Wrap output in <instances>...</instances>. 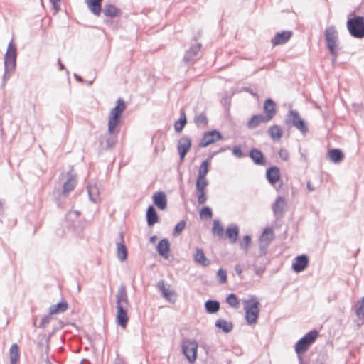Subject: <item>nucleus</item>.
I'll return each instance as SVG.
<instances>
[{"label": "nucleus", "mask_w": 364, "mask_h": 364, "mask_svg": "<svg viewBox=\"0 0 364 364\" xmlns=\"http://www.w3.org/2000/svg\"><path fill=\"white\" fill-rule=\"evenodd\" d=\"M212 232L214 235L221 238L223 236L224 228L219 220H214L213 223Z\"/></svg>", "instance_id": "obj_34"}, {"label": "nucleus", "mask_w": 364, "mask_h": 364, "mask_svg": "<svg viewBox=\"0 0 364 364\" xmlns=\"http://www.w3.org/2000/svg\"><path fill=\"white\" fill-rule=\"evenodd\" d=\"M274 239V232L272 228H267L264 230L260 237V242L269 245Z\"/></svg>", "instance_id": "obj_28"}, {"label": "nucleus", "mask_w": 364, "mask_h": 364, "mask_svg": "<svg viewBox=\"0 0 364 364\" xmlns=\"http://www.w3.org/2000/svg\"><path fill=\"white\" fill-rule=\"evenodd\" d=\"M192 141L189 136H183L179 139L177 144V150L180 156V161H183L186 154L191 150Z\"/></svg>", "instance_id": "obj_10"}, {"label": "nucleus", "mask_w": 364, "mask_h": 364, "mask_svg": "<svg viewBox=\"0 0 364 364\" xmlns=\"http://www.w3.org/2000/svg\"><path fill=\"white\" fill-rule=\"evenodd\" d=\"M237 272L239 274H240L242 273V270L241 269H237Z\"/></svg>", "instance_id": "obj_52"}, {"label": "nucleus", "mask_w": 364, "mask_h": 364, "mask_svg": "<svg viewBox=\"0 0 364 364\" xmlns=\"http://www.w3.org/2000/svg\"><path fill=\"white\" fill-rule=\"evenodd\" d=\"M116 321L122 328H126L129 321L127 307L117 306Z\"/></svg>", "instance_id": "obj_11"}, {"label": "nucleus", "mask_w": 364, "mask_h": 364, "mask_svg": "<svg viewBox=\"0 0 364 364\" xmlns=\"http://www.w3.org/2000/svg\"><path fill=\"white\" fill-rule=\"evenodd\" d=\"M216 326L222 328L225 332H230L232 329V324L223 319H219L216 321Z\"/></svg>", "instance_id": "obj_36"}, {"label": "nucleus", "mask_w": 364, "mask_h": 364, "mask_svg": "<svg viewBox=\"0 0 364 364\" xmlns=\"http://www.w3.org/2000/svg\"><path fill=\"white\" fill-rule=\"evenodd\" d=\"M279 156L280 159L283 161H287L289 159V153L285 149H281L279 151Z\"/></svg>", "instance_id": "obj_47"}, {"label": "nucleus", "mask_w": 364, "mask_h": 364, "mask_svg": "<svg viewBox=\"0 0 364 364\" xmlns=\"http://www.w3.org/2000/svg\"><path fill=\"white\" fill-rule=\"evenodd\" d=\"M243 304L246 321L249 325L255 324L259 316V301L256 298H252L248 300H245Z\"/></svg>", "instance_id": "obj_3"}, {"label": "nucleus", "mask_w": 364, "mask_h": 364, "mask_svg": "<svg viewBox=\"0 0 364 364\" xmlns=\"http://www.w3.org/2000/svg\"><path fill=\"white\" fill-rule=\"evenodd\" d=\"M347 28L350 34L355 38H364V18L360 16L349 18Z\"/></svg>", "instance_id": "obj_4"}, {"label": "nucleus", "mask_w": 364, "mask_h": 364, "mask_svg": "<svg viewBox=\"0 0 364 364\" xmlns=\"http://www.w3.org/2000/svg\"><path fill=\"white\" fill-rule=\"evenodd\" d=\"M102 0H85L88 9L96 16L101 13V4Z\"/></svg>", "instance_id": "obj_24"}, {"label": "nucleus", "mask_w": 364, "mask_h": 364, "mask_svg": "<svg viewBox=\"0 0 364 364\" xmlns=\"http://www.w3.org/2000/svg\"><path fill=\"white\" fill-rule=\"evenodd\" d=\"M232 153L235 156H237L238 158H242V156H244V154H243V152L242 151V148L240 146H235L232 149Z\"/></svg>", "instance_id": "obj_48"}, {"label": "nucleus", "mask_w": 364, "mask_h": 364, "mask_svg": "<svg viewBox=\"0 0 364 364\" xmlns=\"http://www.w3.org/2000/svg\"><path fill=\"white\" fill-rule=\"evenodd\" d=\"M129 301L124 288L119 290L117 295V306L128 307Z\"/></svg>", "instance_id": "obj_26"}, {"label": "nucleus", "mask_w": 364, "mask_h": 364, "mask_svg": "<svg viewBox=\"0 0 364 364\" xmlns=\"http://www.w3.org/2000/svg\"><path fill=\"white\" fill-rule=\"evenodd\" d=\"M146 219L147 223L149 226H152L156 223L158 222V215L155 210V208L153 206H149L147 209L146 212Z\"/></svg>", "instance_id": "obj_31"}, {"label": "nucleus", "mask_w": 364, "mask_h": 364, "mask_svg": "<svg viewBox=\"0 0 364 364\" xmlns=\"http://www.w3.org/2000/svg\"><path fill=\"white\" fill-rule=\"evenodd\" d=\"M227 237L229 239L231 243H235L238 237L239 230L237 226H229L226 229L225 232Z\"/></svg>", "instance_id": "obj_29"}, {"label": "nucleus", "mask_w": 364, "mask_h": 364, "mask_svg": "<svg viewBox=\"0 0 364 364\" xmlns=\"http://www.w3.org/2000/svg\"><path fill=\"white\" fill-rule=\"evenodd\" d=\"M153 201L156 206L160 210H165L167 205L166 194L162 191H157L153 195Z\"/></svg>", "instance_id": "obj_17"}, {"label": "nucleus", "mask_w": 364, "mask_h": 364, "mask_svg": "<svg viewBox=\"0 0 364 364\" xmlns=\"http://www.w3.org/2000/svg\"><path fill=\"white\" fill-rule=\"evenodd\" d=\"M325 39L329 52L336 58L338 55L336 51L338 43V33L335 27L331 26L326 29Z\"/></svg>", "instance_id": "obj_6"}, {"label": "nucleus", "mask_w": 364, "mask_h": 364, "mask_svg": "<svg viewBox=\"0 0 364 364\" xmlns=\"http://www.w3.org/2000/svg\"><path fill=\"white\" fill-rule=\"evenodd\" d=\"M328 156L329 159L334 163H338L344 158V155L342 151L337 149L329 150L328 152Z\"/></svg>", "instance_id": "obj_30"}, {"label": "nucleus", "mask_w": 364, "mask_h": 364, "mask_svg": "<svg viewBox=\"0 0 364 364\" xmlns=\"http://www.w3.org/2000/svg\"><path fill=\"white\" fill-rule=\"evenodd\" d=\"M269 122L263 114H255L247 122V127L249 129H254L261 124H266Z\"/></svg>", "instance_id": "obj_16"}, {"label": "nucleus", "mask_w": 364, "mask_h": 364, "mask_svg": "<svg viewBox=\"0 0 364 364\" xmlns=\"http://www.w3.org/2000/svg\"><path fill=\"white\" fill-rule=\"evenodd\" d=\"M250 157L256 164H265V159L262 152L257 149H252L250 150Z\"/></svg>", "instance_id": "obj_23"}, {"label": "nucleus", "mask_w": 364, "mask_h": 364, "mask_svg": "<svg viewBox=\"0 0 364 364\" xmlns=\"http://www.w3.org/2000/svg\"><path fill=\"white\" fill-rule=\"evenodd\" d=\"M217 276L218 277L220 283L224 284L227 282V272L225 269H220L218 271Z\"/></svg>", "instance_id": "obj_46"}, {"label": "nucleus", "mask_w": 364, "mask_h": 364, "mask_svg": "<svg viewBox=\"0 0 364 364\" xmlns=\"http://www.w3.org/2000/svg\"><path fill=\"white\" fill-rule=\"evenodd\" d=\"M158 287L161 290L163 296L171 302H175L176 294L173 291L169 286H167L164 281H160L158 284Z\"/></svg>", "instance_id": "obj_14"}, {"label": "nucleus", "mask_w": 364, "mask_h": 364, "mask_svg": "<svg viewBox=\"0 0 364 364\" xmlns=\"http://www.w3.org/2000/svg\"><path fill=\"white\" fill-rule=\"evenodd\" d=\"M186 225V222L185 220H181L178 222L174 228L173 235L174 236H178L181 232L184 230Z\"/></svg>", "instance_id": "obj_43"}, {"label": "nucleus", "mask_w": 364, "mask_h": 364, "mask_svg": "<svg viewBox=\"0 0 364 364\" xmlns=\"http://www.w3.org/2000/svg\"><path fill=\"white\" fill-rule=\"evenodd\" d=\"M126 108V105L122 99H118L116 106L110 111L108 121V132L109 134L117 133V126L121 122V116Z\"/></svg>", "instance_id": "obj_2"}, {"label": "nucleus", "mask_w": 364, "mask_h": 364, "mask_svg": "<svg viewBox=\"0 0 364 364\" xmlns=\"http://www.w3.org/2000/svg\"><path fill=\"white\" fill-rule=\"evenodd\" d=\"M11 364H18L20 360V352L18 346L16 343L11 345L9 350Z\"/></svg>", "instance_id": "obj_27"}, {"label": "nucleus", "mask_w": 364, "mask_h": 364, "mask_svg": "<svg viewBox=\"0 0 364 364\" xmlns=\"http://www.w3.org/2000/svg\"><path fill=\"white\" fill-rule=\"evenodd\" d=\"M308 188H309V190H313V189L311 188V186H310V184H309V183H308Z\"/></svg>", "instance_id": "obj_53"}, {"label": "nucleus", "mask_w": 364, "mask_h": 364, "mask_svg": "<svg viewBox=\"0 0 364 364\" xmlns=\"http://www.w3.org/2000/svg\"><path fill=\"white\" fill-rule=\"evenodd\" d=\"M68 308V303L65 300L63 299L59 303L52 305L49 308V313L51 315L58 314L65 312Z\"/></svg>", "instance_id": "obj_22"}, {"label": "nucleus", "mask_w": 364, "mask_h": 364, "mask_svg": "<svg viewBox=\"0 0 364 364\" xmlns=\"http://www.w3.org/2000/svg\"><path fill=\"white\" fill-rule=\"evenodd\" d=\"M191 53V51L187 52V53H186V58H188V55H189V53Z\"/></svg>", "instance_id": "obj_54"}, {"label": "nucleus", "mask_w": 364, "mask_h": 364, "mask_svg": "<svg viewBox=\"0 0 364 364\" xmlns=\"http://www.w3.org/2000/svg\"><path fill=\"white\" fill-rule=\"evenodd\" d=\"M194 261L200 264L201 266L206 267L210 264V261L208 259L204 254L202 249L198 248L193 255Z\"/></svg>", "instance_id": "obj_20"}, {"label": "nucleus", "mask_w": 364, "mask_h": 364, "mask_svg": "<svg viewBox=\"0 0 364 364\" xmlns=\"http://www.w3.org/2000/svg\"><path fill=\"white\" fill-rule=\"evenodd\" d=\"M309 258L305 255L297 256L292 264V269L295 272L304 271L309 265Z\"/></svg>", "instance_id": "obj_13"}, {"label": "nucleus", "mask_w": 364, "mask_h": 364, "mask_svg": "<svg viewBox=\"0 0 364 364\" xmlns=\"http://www.w3.org/2000/svg\"><path fill=\"white\" fill-rule=\"evenodd\" d=\"M221 140H223V136L221 133L217 130H211L203 133V137L198 146L200 147H206Z\"/></svg>", "instance_id": "obj_8"}, {"label": "nucleus", "mask_w": 364, "mask_h": 364, "mask_svg": "<svg viewBox=\"0 0 364 364\" xmlns=\"http://www.w3.org/2000/svg\"><path fill=\"white\" fill-rule=\"evenodd\" d=\"M264 111L265 114L264 115L269 121L272 120L277 112L276 104L271 99L265 100L264 104Z\"/></svg>", "instance_id": "obj_15"}, {"label": "nucleus", "mask_w": 364, "mask_h": 364, "mask_svg": "<svg viewBox=\"0 0 364 364\" xmlns=\"http://www.w3.org/2000/svg\"><path fill=\"white\" fill-rule=\"evenodd\" d=\"M77 183L76 178L73 174L68 173V179L66 182L64 183L63 186V191L65 194H68L70 191H72Z\"/></svg>", "instance_id": "obj_21"}, {"label": "nucleus", "mask_w": 364, "mask_h": 364, "mask_svg": "<svg viewBox=\"0 0 364 364\" xmlns=\"http://www.w3.org/2000/svg\"><path fill=\"white\" fill-rule=\"evenodd\" d=\"M318 336V332L316 330L311 331L302 337L295 345V350L297 354H301L308 350L309 346L316 341Z\"/></svg>", "instance_id": "obj_5"}, {"label": "nucleus", "mask_w": 364, "mask_h": 364, "mask_svg": "<svg viewBox=\"0 0 364 364\" xmlns=\"http://www.w3.org/2000/svg\"><path fill=\"white\" fill-rule=\"evenodd\" d=\"M226 300L230 306L235 309H238L240 307V303L235 294H230L228 295Z\"/></svg>", "instance_id": "obj_41"}, {"label": "nucleus", "mask_w": 364, "mask_h": 364, "mask_svg": "<svg viewBox=\"0 0 364 364\" xmlns=\"http://www.w3.org/2000/svg\"><path fill=\"white\" fill-rule=\"evenodd\" d=\"M3 210V203L0 201V213Z\"/></svg>", "instance_id": "obj_50"}, {"label": "nucleus", "mask_w": 364, "mask_h": 364, "mask_svg": "<svg viewBox=\"0 0 364 364\" xmlns=\"http://www.w3.org/2000/svg\"><path fill=\"white\" fill-rule=\"evenodd\" d=\"M210 164V161L205 160L202 162L198 169L196 188L198 194V202L200 205L204 204L207 200L205 189L208 185V181L205 176L209 171Z\"/></svg>", "instance_id": "obj_1"}, {"label": "nucleus", "mask_w": 364, "mask_h": 364, "mask_svg": "<svg viewBox=\"0 0 364 364\" xmlns=\"http://www.w3.org/2000/svg\"><path fill=\"white\" fill-rule=\"evenodd\" d=\"M251 244V237L249 235H245L240 242V246L245 251H247L248 247Z\"/></svg>", "instance_id": "obj_45"}, {"label": "nucleus", "mask_w": 364, "mask_h": 364, "mask_svg": "<svg viewBox=\"0 0 364 364\" xmlns=\"http://www.w3.org/2000/svg\"><path fill=\"white\" fill-rule=\"evenodd\" d=\"M205 306L208 313L213 314L217 312L220 309V304L217 301L209 300L205 302Z\"/></svg>", "instance_id": "obj_35"}, {"label": "nucleus", "mask_w": 364, "mask_h": 364, "mask_svg": "<svg viewBox=\"0 0 364 364\" xmlns=\"http://www.w3.org/2000/svg\"><path fill=\"white\" fill-rule=\"evenodd\" d=\"M213 216L212 210L209 207H204L200 211L201 219H210Z\"/></svg>", "instance_id": "obj_42"}, {"label": "nucleus", "mask_w": 364, "mask_h": 364, "mask_svg": "<svg viewBox=\"0 0 364 364\" xmlns=\"http://www.w3.org/2000/svg\"><path fill=\"white\" fill-rule=\"evenodd\" d=\"M267 178L272 185L277 183L280 179L279 169L273 166L267 169L266 173Z\"/></svg>", "instance_id": "obj_18"}, {"label": "nucleus", "mask_w": 364, "mask_h": 364, "mask_svg": "<svg viewBox=\"0 0 364 364\" xmlns=\"http://www.w3.org/2000/svg\"><path fill=\"white\" fill-rule=\"evenodd\" d=\"M103 12L106 16L116 17L119 15L120 10L113 5L108 4L105 6Z\"/></svg>", "instance_id": "obj_33"}, {"label": "nucleus", "mask_w": 364, "mask_h": 364, "mask_svg": "<svg viewBox=\"0 0 364 364\" xmlns=\"http://www.w3.org/2000/svg\"><path fill=\"white\" fill-rule=\"evenodd\" d=\"M117 257L121 261H124L127 257V251L124 245L117 244Z\"/></svg>", "instance_id": "obj_39"}, {"label": "nucleus", "mask_w": 364, "mask_h": 364, "mask_svg": "<svg viewBox=\"0 0 364 364\" xmlns=\"http://www.w3.org/2000/svg\"><path fill=\"white\" fill-rule=\"evenodd\" d=\"M293 124L298 129H299L303 133H305L307 131V127L304 123V122L301 119L300 117L296 115L293 119Z\"/></svg>", "instance_id": "obj_37"}, {"label": "nucleus", "mask_w": 364, "mask_h": 364, "mask_svg": "<svg viewBox=\"0 0 364 364\" xmlns=\"http://www.w3.org/2000/svg\"><path fill=\"white\" fill-rule=\"evenodd\" d=\"M16 60V47L14 41H11L8 45L7 50L4 58L5 68L7 70H13L15 68Z\"/></svg>", "instance_id": "obj_7"}, {"label": "nucleus", "mask_w": 364, "mask_h": 364, "mask_svg": "<svg viewBox=\"0 0 364 364\" xmlns=\"http://www.w3.org/2000/svg\"><path fill=\"white\" fill-rule=\"evenodd\" d=\"M50 1L53 4L55 9L57 10L58 9L57 7H58L60 0H50Z\"/></svg>", "instance_id": "obj_49"}, {"label": "nucleus", "mask_w": 364, "mask_h": 364, "mask_svg": "<svg viewBox=\"0 0 364 364\" xmlns=\"http://www.w3.org/2000/svg\"><path fill=\"white\" fill-rule=\"evenodd\" d=\"M286 200L283 197H278L274 205L273 210L275 214H282L286 207Z\"/></svg>", "instance_id": "obj_32"}, {"label": "nucleus", "mask_w": 364, "mask_h": 364, "mask_svg": "<svg viewBox=\"0 0 364 364\" xmlns=\"http://www.w3.org/2000/svg\"><path fill=\"white\" fill-rule=\"evenodd\" d=\"M165 149L164 145L162 144L161 147H160V151H164Z\"/></svg>", "instance_id": "obj_51"}, {"label": "nucleus", "mask_w": 364, "mask_h": 364, "mask_svg": "<svg viewBox=\"0 0 364 364\" xmlns=\"http://www.w3.org/2000/svg\"><path fill=\"white\" fill-rule=\"evenodd\" d=\"M356 315L358 317L363 318L364 317V297L358 302L356 305Z\"/></svg>", "instance_id": "obj_44"}, {"label": "nucleus", "mask_w": 364, "mask_h": 364, "mask_svg": "<svg viewBox=\"0 0 364 364\" xmlns=\"http://www.w3.org/2000/svg\"><path fill=\"white\" fill-rule=\"evenodd\" d=\"M157 250L159 255L163 256L164 258H168L170 251V244L168 240L163 239L160 240L157 245Z\"/></svg>", "instance_id": "obj_25"}, {"label": "nucleus", "mask_w": 364, "mask_h": 364, "mask_svg": "<svg viewBox=\"0 0 364 364\" xmlns=\"http://www.w3.org/2000/svg\"><path fill=\"white\" fill-rule=\"evenodd\" d=\"M182 349L189 362L193 363L197 358V343L195 341H185L182 344Z\"/></svg>", "instance_id": "obj_9"}, {"label": "nucleus", "mask_w": 364, "mask_h": 364, "mask_svg": "<svg viewBox=\"0 0 364 364\" xmlns=\"http://www.w3.org/2000/svg\"><path fill=\"white\" fill-rule=\"evenodd\" d=\"M268 134L274 141H279L283 135V129L279 125H272L269 128Z\"/></svg>", "instance_id": "obj_19"}, {"label": "nucleus", "mask_w": 364, "mask_h": 364, "mask_svg": "<svg viewBox=\"0 0 364 364\" xmlns=\"http://www.w3.org/2000/svg\"><path fill=\"white\" fill-rule=\"evenodd\" d=\"M292 36V32L290 31H283L276 33L271 40L273 46H277L286 43Z\"/></svg>", "instance_id": "obj_12"}, {"label": "nucleus", "mask_w": 364, "mask_h": 364, "mask_svg": "<svg viewBox=\"0 0 364 364\" xmlns=\"http://www.w3.org/2000/svg\"><path fill=\"white\" fill-rule=\"evenodd\" d=\"M195 123L198 127H206L208 125V120L206 115L201 113L196 117Z\"/></svg>", "instance_id": "obj_40"}, {"label": "nucleus", "mask_w": 364, "mask_h": 364, "mask_svg": "<svg viewBox=\"0 0 364 364\" xmlns=\"http://www.w3.org/2000/svg\"><path fill=\"white\" fill-rule=\"evenodd\" d=\"M186 124V117L184 113L181 114L179 119L174 124V129L176 132H181Z\"/></svg>", "instance_id": "obj_38"}]
</instances>
